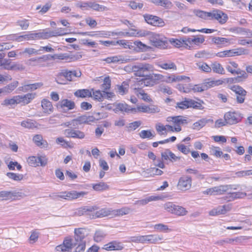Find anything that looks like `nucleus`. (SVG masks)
I'll return each instance as SVG.
<instances>
[{"label": "nucleus", "mask_w": 252, "mask_h": 252, "mask_svg": "<svg viewBox=\"0 0 252 252\" xmlns=\"http://www.w3.org/2000/svg\"><path fill=\"white\" fill-rule=\"evenodd\" d=\"M73 239L69 238L65 239L63 242V247L66 248L70 252L73 247L76 246L75 243L73 242Z\"/></svg>", "instance_id": "obj_49"}, {"label": "nucleus", "mask_w": 252, "mask_h": 252, "mask_svg": "<svg viewBox=\"0 0 252 252\" xmlns=\"http://www.w3.org/2000/svg\"><path fill=\"white\" fill-rule=\"evenodd\" d=\"M106 234L102 230H97L94 236V240L96 242H101L106 236Z\"/></svg>", "instance_id": "obj_51"}, {"label": "nucleus", "mask_w": 252, "mask_h": 252, "mask_svg": "<svg viewBox=\"0 0 252 252\" xmlns=\"http://www.w3.org/2000/svg\"><path fill=\"white\" fill-rule=\"evenodd\" d=\"M91 1H78L75 5L82 10H87L90 8Z\"/></svg>", "instance_id": "obj_57"}, {"label": "nucleus", "mask_w": 252, "mask_h": 252, "mask_svg": "<svg viewBox=\"0 0 252 252\" xmlns=\"http://www.w3.org/2000/svg\"><path fill=\"white\" fill-rule=\"evenodd\" d=\"M97 208L96 206H84L77 209L74 212V214L78 216H81L84 215L87 212H93L96 210Z\"/></svg>", "instance_id": "obj_25"}, {"label": "nucleus", "mask_w": 252, "mask_h": 252, "mask_svg": "<svg viewBox=\"0 0 252 252\" xmlns=\"http://www.w3.org/2000/svg\"><path fill=\"white\" fill-rule=\"evenodd\" d=\"M140 137L143 139L151 138L154 137L155 135L153 134L150 130H143L139 133Z\"/></svg>", "instance_id": "obj_59"}, {"label": "nucleus", "mask_w": 252, "mask_h": 252, "mask_svg": "<svg viewBox=\"0 0 252 252\" xmlns=\"http://www.w3.org/2000/svg\"><path fill=\"white\" fill-rule=\"evenodd\" d=\"M154 227V229L158 232H167L171 231V229L168 228L167 225L163 223L156 224Z\"/></svg>", "instance_id": "obj_52"}, {"label": "nucleus", "mask_w": 252, "mask_h": 252, "mask_svg": "<svg viewBox=\"0 0 252 252\" xmlns=\"http://www.w3.org/2000/svg\"><path fill=\"white\" fill-rule=\"evenodd\" d=\"M40 161L39 157H30L28 158L27 162L32 166L36 167L38 166V161Z\"/></svg>", "instance_id": "obj_54"}, {"label": "nucleus", "mask_w": 252, "mask_h": 252, "mask_svg": "<svg viewBox=\"0 0 252 252\" xmlns=\"http://www.w3.org/2000/svg\"><path fill=\"white\" fill-rule=\"evenodd\" d=\"M149 1L157 6H161L165 9H170L173 6L172 2L169 0H149Z\"/></svg>", "instance_id": "obj_22"}, {"label": "nucleus", "mask_w": 252, "mask_h": 252, "mask_svg": "<svg viewBox=\"0 0 252 252\" xmlns=\"http://www.w3.org/2000/svg\"><path fill=\"white\" fill-rule=\"evenodd\" d=\"M35 94L34 93H28L24 95H19L21 98L20 99L21 100V102H23L26 104H29L35 97Z\"/></svg>", "instance_id": "obj_38"}, {"label": "nucleus", "mask_w": 252, "mask_h": 252, "mask_svg": "<svg viewBox=\"0 0 252 252\" xmlns=\"http://www.w3.org/2000/svg\"><path fill=\"white\" fill-rule=\"evenodd\" d=\"M17 24L19 26L22 30H27L29 26V22L28 20L23 19L21 20H18L17 22Z\"/></svg>", "instance_id": "obj_61"}, {"label": "nucleus", "mask_w": 252, "mask_h": 252, "mask_svg": "<svg viewBox=\"0 0 252 252\" xmlns=\"http://www.w3.org/2000/svg\"><path fill=\"white\" fill-rule=\"evenodd\" d=\"M209 122L213 123V120L212 119H207L206 118H202L195 122L193 124L192 129L199 130L201 128L205 126V125Z\"/></svg>", "instance_id": "obj_27"}, {"label": "nucleus", "mask_w": 252, "mask_h": 252, "mask_svg": "<svg viewBox=\"0 0 252 252\" xmlns=\"http://www.w3.org/2000/svg\"><path fill=\"white\" fill-rule=\"evenodd\" d=\"M132 108H131L130 106L126 103H120L116 104L114 111L116 113L119 111L132 113Z\"/></svg>", "instance_id": "obj_29"}, {"label": "nucleus", "mask_w": 252, "mask_h": 252, "mask_svg": "<svg viewBox=\"0 0 252 252\" xmlns=\"http://www.w3.org/2000/svg\"><path fill=\"white\" fill-rule=\"evenodd\" d=\"M62 193L63 194L62 195H56L55 197L66 200H73L83 197L85 195L87 194V192L85 191L77 192L75 190H72L63 192Z\"/></svg>", "instance_id": "obj_8"}, {"label": "nucleus", "mask_w": 252, "mask_h": 252, "mask_svg": "<svg viewBox=\"0 0 252 252\" xmlns=\"http://www.w3.org/2000/svg\"><path fill=\"white\" fill-rule=\"evenodd\" d=\"M112 211L106 208H103L95 212L94 218H103L110 215Z\"/></svg>", "instance_id": "obj_39"}, {"label": "nucleus", "mask_w": 252, "mask_h": 252, "mask_svg": "<svg viewBox=\"0 0 252 252\" xmlns=\"http://www.w3.org/2000/svg\"><path fill=\"white\" fill-rule=\"evenodd\" d=\"M25 196L22 192L16 191H0V198L2 200L15 199L23 198Z\"/></svg>", "instance_id": "obj_10"}, {"label": "nucleus", "mask_w": 252, "mask_h": 252, "mask_svg": "<svg viewBox=\"0 0 252 252\" xmlns=\"http://www.w3.org/2000/svg\"><path fill=\"white\" fill-rule=\"evenodd\" d=\"M20 99L21 98L20 97L19 95L14 96L13 98L10 99H5L1 103V105L7 106L8 105L18 104L21 102V100H20Z\"/></svg>", "instance_id": "obj_31"}, {"label": "nucleus", "mask_w": 252, "mask_h": 252, "mask_svg": "<svg viewBox=\"0 0 252 252\" xmlns=\"http://www.w3.org/2000/svg\"><path fill=\"white\" fill-rule=\"evenodd\" d=\"M193 13L196 16L204 20H209L210 17L211 15V12H206L198 9H194L193 10Z\"/></svg>", "instance_id": "obj_34"}, {"label": "nucleus", "mask_w": 252, "mask_h": 252, "mask_svg": "<svg viewBox=\"0 0 252 252\" xmlns=\"http://www.w3.org/2000/svg\"><path fill=\"white\" fill-rule=\"evenodd\" d=\"M90 8L97 11H104L107 9L106 6L96 3L94 1H91Z\"/></svg>", "instance_id": "obj_47"}, {"label": "nucleus", "mask_w": 252, "mask_h": 252, "mask_svg": "<svg viewBox=\"0 0 252 252\" xmlns=\"http://www.w3.org/2000/svg\"><path fill=\"white\" fill-rule=\"evenodd\" d=\"M211 41L217 45H224L227 43L229 40L224 37H213L211 39Z\"/></svg>", "instance_id": "obj_43"}, {"label": "nucleus", "mask_w": 252, "mask_h": 252, "mask_svg": "<svg viewBox=\"0 0 252 252\" xmlns=\"http://www.w3.org/2000/svg\"><path fill=\"white\" fill-rule=\"evenodd\" d=\"M52 60H67L70 59L71 61H75L82 58L80 55H68L67 54H54L51 56Z\"/></svg>", "instance_id": "obj_18"}, {"label": "nucleus", "mask_w": 252, "mask_h": 252, "mask_svg": "<svg viewBox=\"0 0 252 252\" xmlns=\"http://www.w3.org/2000/svg\"><path fill=\"white\" fill-rule=\"evenodd\" d=\"M237 186L233 185H220L215 187V190L216 195L223 194L227 192L229 189H237Z\"/></svg>", "instance_id": "obj_16"}, {"label": "nucleus", "mask_w": 252, "mask_h": 252, "mask_svg": "<svg viewBox=\"0 0 252 252\" xmlns=\"http://www.w3.org/2000/svg\"><path fill=\"white\" fill-rule=\"evenodd\" d=\"M164 209L173 214L183 216L187 215L188 211L182 206L176 205L172 202H167L164 205Z\"/></svg>", "instance_id": "obj_7"}, {"label": "nucleus", "mask_w": 252, "mask_h": 252, "mask_svg": "<svg viewBox=\"0 0 252 252\" xmlns=\"http://www.w3.org/2000/svg\"><path fill=\"white\" fill-rule=\"evenodd\" d=\"M247 196V193L243 192H230L225 197L228 201H232L236 199L243 198Z\"/></svg>", "instance_id": "obj_26"}, {"label": "nucleus", "mask_w": 252, "mask_h": 252, "mask_svg": "<svg viewBox=\"0 0 252 252\" xmlns=\"http://www.w3.org/2000/svg\"><path fill=\"white\" fill-rule=\"evenodd\" d=\"M21 125L23 127L29 129H32L36 127L35 122L30 119L22 121Z\"/></svg>", "instance_id": "obj_48"}, {"label": "nucleus", "mask_w": 252, "mask_h": 252, "mask_svg": "<svg viewBox=\"0 0 252 252\" xmlns=\"http://www.w3.org/2000/svg\"><path fill=\"white\" fill-rule=\"evenodd\" d=\"M141 125V122L140 121H135L132 123H129L126 126L127 131L130 132L131 130H134L139 127Z\"/></svg>", "instance_id": "obj_55"}, {"label": "nucleus", "mask_w": 252, "mask_h": 252, "mask_svg": "<svg viewBox=\"0 0 252 252\" xmlns=\"http://www.w3.org/2000/svg\"><path fill=\"white\" fill-rule=\"evenodd\" d=\"M157 65L165 70H177V66L174 63L170 60H166L158 62Z\"/></svg>", "instance_id": "obj_17"}, {"label": "nucleus", "mask_w": 252, "mask_h": 252, "mask_svg": "<svg viewBox=\"0 0 252 252\" xmlns=\"http://www.w3.org/2000/svg\"><path fill=\"white\" fill-rule=\"evenodd\" d=\"M118 92L121 95H124L128 92L129 85L127 82L124 81L121 85H117Z\"/></svg>", "instance_id": "obj_37"}, {"label": "nucleus", "mask_w": 252, "mask_h": 252, "mask_svg": "<svg viewBox=\"0 0 252 252\" xmlns=\"http://www.w3.org/2000/svg\"><path fill=\"white\" fill-rule=\"evenodd\" d=\"M74 94L75 96L81 98L92 96V91L88 89L78 90Z\"/></svg>", "instance_id": "obj_32"}, {"label": "nucleus", "mask_w": 252, "mask_h": 252, "mask_svg": "<svg viewBox=\"0 0 252 252\" xmlns=\"http://www.w3.org/2000/svg\"><path fill=\"white\" fill-rule=\"evenodd\" d=\"M141 36L148 35L151 44L160 49L166 48L169 44L168 39L162 34L150 32H144L140 34Z\"/></svg>", "instance_id": "obj_1"}, {"label": "nucleus", "mask_w": 252, "mask_h": 252, "mask_svg": "<svg viewBox=\"0 0 252 252\" xmlns=\"http://www.w3.org/2000/svg\"><path fill=\"white\" fill-rule=\"evenodd\" d=\"M238 32L242 33V34L246 37L250 38L252 36V31L244 28H239Z\"/></svg>", "instance_id": "obj_63"}, {"label": "nucleus", "mask_w": 252, "mask_h": 252, "mask_svg": "<svg viewBox=\"0 0 252 252\" xmlns=\"http://www.w3.org/2000/svg\"><path fill=\"white\" fill-rule=\"evenodd\" d=\"M224 119L227 124L233 125L238 122L237 114L235 112H228L224 114Z\"/></svg>", "instance_id": "obj_20"}, {"label": "nucleus", "mask_w": 252, "mask_h": 252, "mask_svg": "<svg viewBox=\"0 0 252 252\" xmlns=\"http://www.w3.org/2000/svg\"><path fill=\"white\" fill-rule=\"evenodd\" d=\"M199 68L206 72H210L211 71V67L209 66L206 63H198L197 64Z\"/></svg>", "instance_id": "obj_64"}, {"label": "nucleus", "mask_w": 252, "mask_h": 252, "mask_svg": "<svg viewBox=\"0 0 252 252\" xmlns=\"http://www.w3.org/2000/svg\"><path fill=\"white\" fill-rule=\"evenodd\" d=\"M42 85V84L40 83L25 85L22 87L21 90L23 92H27L29 90H34L40 87Z\"/></svg>", "instance_id": "obj_41"}, {"label": "nucleus", "mask_w": 252, "mask_h": 252, "mask_svg": "<svg viewBox=\"0 0 252 252\" xmlns=\"http://www.w3.org/2000/svg\"><path fill=\"white\" fill-rule=\"evenodd\" d=\"M33 141L38 147L44 146L47 147L48 143L46 141L43 140L42 136L40 134H36L33 137Z\"/></svg>", "instance_id": "obj_33"}, {"label": "nucleus", "mask_w": 252, "mask_h": 252, "mask_svg": "<svg viewBox=\"0 0 252 252\" xmlns=\"http://www.w3.org/2000/svg\"><path fill=\"white\" fill-rule=\"evenodd\" d=\"M81 76V72L80 71L76 70H68L67 69H63L60 72L58 73L57 76L56 82L59 84H65V82L60 81L61 77H64L67 81H72V77H80Z\"/></svg>", "instance_id": "obj_6"}, {"label": "nucleus", "mask_w": 252, "mask_h": 252, "mask_svg": "<svg viewBox=\"0 0 252 252\" xmlns=\"http://www.w3.org/2000/svg\"><path fill=\"white\" fill-rule=\"evenodd\" d=\"M59 105L64 112H66L64 108H67V110H70L74 109L75 106L74 101L67 99H64L59 101Z\"/></svg>", "instance_id": "obj_21"}, {"label": "nucleus", "mask_w": 252, "mask_h": 252, "mask_svg": "<svg viewBox=\"0 0 252 252\" xmlns=\"http://www.w3.org/2000/svg\"><path fill=\"white\" fill-rule=\"evenodd\" d=\"M74 233L75 245H78V249L85 250L87 235L86 229L83 228H76Z\"/></svg>", "instance_id": "obj_4"}, {"label": "nucleus", "mask_w": 252, "mask_h": 252, "mask_svg": "<svg viewBox=\"0 0 252 252\" xmlns=\"http://www.w3.org/2000/svg\"><path fill=\"white\" fill-rule=\"evenodd\" d=\"M143 17L148 24L152 26L163 27L165 25L163 20L158 16L146 14L143 15Z\"/></svg>", "instance_id": "obj_9"}, {"label": "nucleus", "mask_w": 252, "mask_h": 252, "mask_svg": "<svg viewBox=\"0 0 252 252\" xmlns=\"http://www.w3.org/2000/svg\"><path fill=\"white\" fill-rule=\"evenodd\" d=\"M159 111V109L156 106H148L146 105H140L137 106L136 108H132V113H136L137 112L155 113L158 112Z\"/></svg>", "instance_id": "obj_12"}, {"label": "nucleus", "mask_w": 252, "mask_h": 252, "mask_svg": "<svg viewBox=\"0 0 252 252\" xmlns=\"http://www.w3.org/2000/svg\"><path fill=\"white\" fill-rule=\"evenodd\" d=\"M18 85V81H14L6 86H5L4 88L2 89V92H5L7 93H10L12 91H13L17 86Z\"/></svg>", "instance_id": "obj_50"}, {"label": "nucleus", "mask_w": 252, "mask_h": 252, "mask_svg": "<svg viewBox=\"0 0 252 252\" xmlns=\"http://www.w3.org/2000/svg\"><path fill=\"white\" fill-rule=\"evenodd\" d=\"M161 156L163 160H165V163H168V161L171 162H176L180 160L181 157L176 156L169 149H165V151L161 153Z\"/></svg>", "instance_id": "obj_13"}, {"label": "nucleus", "mask_w": 252, "mask_h": 252, "mask_svg": "<svg viewBox=\"0 0 252 252\" xmlns=\"http://www.w3.org/2000/svg\"><path fill=\"white\" fill-rule=\"evenodd\" d=\"M191 186V178L188 176L181 177L179 180L177 187L179 189L186 190L189 189Z\"/></svg>", "instance_id": "obj_14"}, {"label": "nucleus", "mask_w": 252, "mask_h": 252, "mask_svg": "<svg viewBox=\"0 0 252 252\" xmlns=\"http://www.w3.org/2000/svg\"><path fill=\"white\" fill-rule=\"evenodd\" d=\"M92 93V97L94 99L97 100L98 101H102L104 99V95L103 94V92H101L100 90H95L94 89H91Z\"/></svg>", "instance_id": "obj_35"}, {"label": "nucleus", "mask_w": 252, "mask_h": 252, "mask_svg": "<svg viewBox=\"0 0 252 252\" xmlns=\"http://www.w3.org/2000/svg\"><path fill=\"white\" fill-rule=\"evenodd\" d=\"M213 55V54L210 53L206 50L198 51L194 55L195 58H210Z\"/></svg>", "instance_id": "obj_45"}, {"label": "nucleus", "mask_w": 252, "mask_h": 252, "mask_svg": "<svg viewBox=\"0 0 252 252\" xmlns=\"http://www.w3.org/2000/svg\"><path fill=\"white\" fill-rule=\"evenodd\" d=\"M203 101L199 100L196 101L194 100L185 98V100L176 103V108H179L181 109H186L189 108H193L194 109H197L202 110L204 107L202 106Z\"/></svg>", "instance_id": "obj_5"}, {"label": "nucleus", "mask_w": 252, "mask_h": 252, "mask_svg": "<svg viewBox=\"0 0 252 252\" xmlns=\"http://www.w3.org/2000/svg\"><path fill=\"white\" fill-rule=\"evenodd\" d=\"M93 188L94 190L102 191L109 189V186L105 183L100 182L93 184Z\"/></svg>", "instance_id": "obj_36"}, {"label": "nucleus", "mask_w": 252, "mask_h": 252, "mask_svg": "<svg viewBox=\"0 0 252 252\" xmlns=\"http://www.w3.org/2000/svg\"><path fill=\"white\" fill-rule=\"evenodd\" d=\"M235 176L238 178H242L245 176L252 175V169L238 171L235 173Z\"/></svg>", "instance_id": "obj_58"}, {"label": "nucleus", "mask_w": 252, "mask_h": 252, "mask_svg": "<svg viewBox=\"0 0 252 252\" xmlns=\"http://www.w3.org/2000/svg\"><path fill=\"white\" fill-rule=\"evenodd\" d=\"M130 209L127 207H123L122 208L112 211L113 214L116 216H123L128 214L130 212Z\"/></svg>", "instance_id": "obj_46"}, {"label": "nucleus", "mask_w": 252, "mask_h": 252, "mask_svg": "<svg viewBox=\"0 0 252 252\" xmlns=\"http://www.w3.org/2000/svg\"><path fill=\"white\" fill-rule=\"evenodd\" d=\"M177 148L179 151L185 155H187L190 152L189 148L183 144H177Z\"/></svg>", "instance_id": "obj_62"}, {"label": "nucleus", "mask_w": 252, "mask_h": 252, "mask_svg": "<svg viewBox=\"0 0 252 252\" xmlns=\"http://www.w3.org/2000/svg\"><path fill=\"white\" fill-rule=\"evenodd\" d=\"M6 176L9 178L16 181H21L23 179V175L22 174H16L12 172L7 173Z\"/></svg>", "instance_id": "obj_56"}, {"label": "nucleus", "mask_w": 252, "mask_h": 252, "mask_svg": "<svg viewBox=\"0 0 252 252\" xmlns=\"http://www.w3.org/2000/svg\"><path fill=\"white\" fill-rule=\"evenodd\" d=\"M231 209V207L229 205H224L223 206H219L216 208L211 210L209 212L211 216H216L221 214H225L227 212L229 211Z\"/></svg>", "instance_id": "obj_19"}, {"label": "nucleus", "mask_w": 252, "mask_h": 252, "mask_svg": "<svg viewBox=\"0 0 252 252\" xmlns=\"http://www.w3.org/2000/svg\"><path fill=\"white\" fill-rule=\"evenodd\" d=\"M227 19L228 17L226 14L220 10H216L211 12L209 20L216 19L220 24H224L226 22Z\"/></svg>", "instance_id": "obj_15"}, {"label": "nucleus", "mask_w": 252, "mask_h": 252, "mask_svg": "<svg viewBox=\"0 0 252 252\" xmlns=\"http://www.w3.org/2000/svg\"><path fill=\"white\" fill-rule=\"evenodd\" d=\"M63 34L62 31L59 29L54 31L45 29L37 33L29 34V38L30 39H47L53 36L62 35Z\"/></svg>", "instance_id": "obj_3"}, {"label": "nucleus", "mask_w": 252, "mask_h": 252, "mask_svg": "<svg viewBox=\"0 0 252 252\" xmlns=\"http://www.w3.org/2000/svg\"><path fill=\"white\" fill-rule=\"evenodd\" d=\"M147 172L151 175H161L163 171L156 167H152L147 170Z\"/></svg>", "instance_id": "obj_60"}, {"label": "nucleus", "mask_w": 252, "mask_h": 252, "mask_svg": "<svg viewBox=\"0 0 252 252\" xmlns=\"http://www.w3.org/2000/svg\"><path fill=\"white\" fill-rule=\"evenodd\" d=\"M163 239V236L156 234L144 235V243L148 242L151 244H156L159 241Z\"/></svg>", "instance_id": "obj_24"}, {"label": "nucleus", "mask_w": 252, "mask_h": 252, "mask_svg": "<svg viewBox=\"0 0 252 252\" xmlns=\"http://www.w3.org/2000/svg\"><path fill=\"white\" fill-rule=\"evenodd\" d=\"M231 90L238 94L236 97L237 102L238 103H243L247 93V91L238 85H233L231 87Z\"/></svg>", "instance_id": "obj_11"}, {"label": "nucleus", "mask_w": 252, "mask_h": 252, "mask_svg": "<svg viewBox=\"0 0 252 252\" xmlns=\"http://www.w3.org/2000/svg\"><path fill=\"white\" fill-rule=\"evenodd\" d=\"M131 69L136 76L145 77L150 72H153L154 67L151 64L141 63L132 65Z\"/></svg>", "instance_id": "obj_2"}, {"label": "nucleus", "mask_w": 252, "mask_h": 252, "mask_svg": "<svg viewBox=\"0 0 252 252\" xmlns=\"http://www.w3.org/2000/svg\"><path fill=\"white\" fill-rule=\"evenodd\" d=\"M127 242L129 243H144V235H138L135 236H131L128 238Z\"/></svg>", "instance_id": "obj_53"}, {"label": "nucleus", "mask_w": 252, "mask_h": 252, "mask_svg": "<svg viewBox=\"0 0 252 252\" xmlns=\"http://www.w3.org/2000/svg\"><path fill=\"white\" fill-rule=\"evenodd\" d=\"M149 77L151 78V80L153 82L154 85H156L159 83V81H162L163 79H164V76L160 74H157V73H153L151 74L149 73Z\"/></svg>", "instance_id": "obj_44"}, {"label": "nucleus", "mask_w": 252, "mask_h": 252, "mask_svg": "<svg viewBox=\"0 0 252 252\" xmlns=\"http://www.w3.org/2000/svg\"><path fill=\"white\" fill-rule=\"evenodd\" d=\"M123 248L121 243L116 241H112L104 246L103 249L107 251L120 250Z\"/></svg>", "instance_id": "obj_23"}, {"label": "nucleus", "mask_w": 252, "mask_h": 252, "mask_svg": "<svg viewBox=\"0 0 252 252\" xmlns=\"http://www.w3.org/2000/svg\"><path fill=\"white\" fill-rule=\"evenodd\" d=\"M41 106L45 113L50 114L53 111L52 103L47 99H43L41 101Z\"/></svg>", "instance_id": "obj_30"}, {"label": "nucleus", "mask_w": 252, "mask_h": 252, "mask_svg": "<svg viewBox=\"0 0 252 252\" xmlns=\"http://www.w3.org/2000/svg\"><path fill=\"white\" fill-rule=\"evenodd\" d=\"M111 81L109 76L105 77L103 80V83L100 85L101 92L107 91L111 88Z\"/></svg>", "instance_id": "obj_40"}, {"label": "nucleus", "mask_w": 252, "mask_h": 252, "mask_svg": "<svg viewBox=\"0 0 252 252\" xmlns=\"http://www.w3.org/2000/svg\"><path fill=\"white\" fill-rule=\"evenodd\" d=\"M213 70L214 72L223 74H224V69L222 65L217 62H215L214 63H212L211 65V70Z\"/></svg>", "instance_id": "obj_42"}, {"label": "nucleus", "mask_w": 252, "mask_h": 252, "mask_svg": "<svg viewBox=\"0 0 252 252\" xmlns=\"http://www.w3.org/2000/svg\"><path fill=\"white\" fill-rule=\"evenodd\" d=\"M182 116H178L174 117L173 123L175 125L174 130L175 131L179 132L181 130L180 124H187V121L186 119H183Z\"/></svg>", "instance_id": "obj_28"}]
</instances>
